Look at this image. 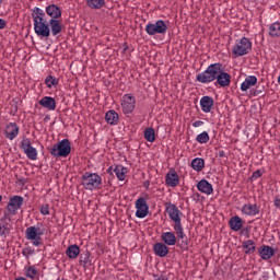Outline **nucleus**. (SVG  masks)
Returning <instances> with one entry per match:
<instances>
[{"instance_id": "f257e3e1", "label": "nucleus", "mask_w": 280, "mask_h": 280, "mask_svg": "<svg viewBox=\"0 0 280 280\" xmlns=\"http://www.w3.org/2000/svg\"><path fill=\"white\" fill-rule=\"evenodd\" d=\"M165 211L168 214L170 220L174 222V231L176 233L177 241L182 242L179 244V247L182 248V250H187L189 248V240L187 238V235L183 230V222L180 220L183 212L178 210V207H176V205L172 202L165 203Z\"/></svg>"}, {"instance_id": "f03ea898", "label": "nucleus", "mask_w": 280, "mask_h": 280, "mask_svg": "<svg viewBox=\"0 0 280 280\" xmlns=\"http://www.w3.org/2000/svg\"><path fill=\"white\" fill-rule=\"evenodd\" d=\"M32 16L35 34H37V36H43L44 38H49L51 31L49 30V23H47V20H45V11L38 7H35Z\"/></svg>"}, {"instance_id": "7ed1b4c3", "label": "nucleus", "mask_w": 280, "mask_h": 280, "mask_svg": "<svg viewBox=\"0 0 280 280\" xmlns=\"http://www.w3.org/2000/svg\"><path fill=\"white\" fill-rule=\"evenodd\" d=\"M81 185L88 191L102 188V177L97 173L85 172L81 177Z\"/></svg>"}, {"instance_id": "20e7f679", "label": "nucleus", "mask_w": 280, "mask_h": 280, "mask_svg": "<svg viewBox=\"0 0 280 280\" xmlns=\"http://www.w3.org/2000/svg\"><path fill=\"white\" fill-rule=\"evenodd\" d=\"M249 51H253V42H250L247 37L237 39L232 47L233 58H242V56L248 55Z\"/></svg>"}, {"instance_id": "39448f33", "label": "nucleus", "mask_w": 280, "mask_h": 280, "mask_svg": "<svg viewBox=\"0 0 280 280\" xmlns=\"http://www.w3.org/2000/svg\"><path fill=\"white\" fill-rule=\"evenodd\" d=\"M49 153L55 159H67L71 154V141L69 139L59 141L49 150Z\"/></svg>"}, {"instance_id": "423d86ee", "label": "nucleus", "mask_w": 280, "mask_h": 280, "mask_svg": "<svg viewBox=\"0 0 280 280\" xmlns=\"http://www.w3.org/2000/svg\"><path fill=\"white\" fill-rule=\"evenodd\" d=\"M43 235L45 232L36 226H28L25 231V237L32 242L33 246H43Z\"/></svg>"}, {"instance_id": "0eeeda50", "label": "nucleus", "mask_w": 280, "mask_h": 280, "mask_svg": "<svg viewBox=\"0 0 280 280\" xmlns=\"http://www.w3.org/2000/svg\"><path fill=\"white\" fill-rule=\"evenodd\" d=\"M145 32L149 36H155V34H167V24H165V21L163 20H158L155 23L147 24Z\"/></svg>"}, {"instance_id": "6e6552de", "label": "nucleus", "mask_w": 280, "mask_h": 280, "mask_svg": "<svg viewBox=\"0 0 280 280\" xmlns=\"http://www.w3.org/2000/svg\"><path fill=\"white\" fill-rule=\"evenodd\" d=\"M23 202H25V199L19 195H15L9 199V203L7 206L5 213H9V217L12 218V215H16V212L19 209L23 207Z\"/></svg>"}, {"instance_id": "1a4fd4ad", "label": "nucleus", "mask_w": 280, "mask_h": 280, "mask_svg": "<svg viewBox=\"0 0 280 280\" xmlns=\"http://www.w3.org/2000/svg\"><path fill=\"white\" fill-rule=\"evenodd\" d=\"M20 148L23 150L24 154H26L30 161H36V159H38V151L36 148L32 147V141L30 138H23Z\"/></svg>"}, {"instance_id": "9d476101", "label": "nucleus", "mask_w": 280, "mask_h": 280, "mask_svg": "<svg viewBox=\"0 0 280 280\" xmlns=\"http://www.w3.org/2000/svg\"><path fill=\"white\" fill-rule=\"evenodd\" d=\"M136 218H147L148 213H150V206H148V199L144 197H140L136 200Z\"/></svg>"}, {"instance_id": "9b49d317", "label": "nucleus", "mask_w": 280, "mask_h": 280, "mask_svg": "<svg viewBox=\"0 0 280 280\" xmlns=\"http://www.w3.org/2000/svg\"><path fill=\"white\" fill-rule=\"evenodd\" d=\"M124 102L121 103L122 112L125 115H130L135 110V104H137V100L132 94H126L124 96Z\"/></svg>"}, {"instance_id": "f8f14e48", "label": "nucleus", "mask_w": 280, "mask_h": 280, "mask_svg": "<svg viewBox=\"0 0 280 280\" xmlns=\"http://www.w3.org/2000/svg\"><path fill=\"white\" fill-rule=\"evenodd\" d=\"M12 222V217H10V213L4 212V217L0 220V235L1 237H8L10 235V223Z\"/></svg>"}, {"instance_id": "ddd939ff", "label": "nucleus", "mask_w": 280, "mask_h": 280, "mask_svg": "<svg viewBox=\"0 0 280 280\" xmlns=\"http://www.w3.org/2000/svg\"><path fill=\"white\" fill-rule=\"evenodd\" d=\"M4 135L10 141H14L19 137V125L16 122H9L5 126Z\"/></svg>"}, {"instance_id": "4468645a", "label": "nucleus", "mask_w": 280, "mask_h": 280, "mask_svg": "<svg viewBox=\"0 0 280 280\" xmlns=\"http://www.w3.org/2000/svg\"><path fill=\"white\" fill-rule=\"evenodd\" d=\"M218 71H203L197 74V82H201V84H207L209 82H213L215 80Z\"/></svg>"}, {"instance_id": "2eb2a0df", "label": "nucleus", "mask_w": 280, "mask_h": 280, "mask_svg": "<svg viewBox=\"0 0 280 280\" xmlns=\"http://www.w3.org/2000/svg\"><path fill=\"white\" fill-rule=\"evenodd\" d=\"M46 14L50 20H57L62 18V10L57 4H49L46 7Z\"/></svg>"}, {"instance_id": "dca6fc26", "label": "nucleus", "mask_w": 280, "mask_h": 280, "mask_svg": "<svg viewBox=\"0 0 280 280\" xmlns=\"http://www.w3.org/2000/svg\"><path fill=\"white\" fill-rule=\"evenodd\" d=\"M165 183L167 187H178V184L180 183L178 173H176L175 170H171L165 176Z\"/></svg>"}, {"instance_id": "f3484780", "label": "nucleus", "mask_w": 280, "mask_h": 280, "mask_svg": "<svg viewBox=\"0 0 280 280\" xmlns=\"http://www.w3.org/2000/svg\"><path fill=\"white\" fill-rule=\"evenodd\" d=\"M79 264L86 270V268H91L93 266V256L89 250H84L80 254Z\"/></svg>"}, {"instance_id": "a211bd4d", "label": "nucleus", "mask_w": 280, "mask_h": 280, "mask_svg": "<svg viewBox=\"0 0 280 280\" xmlns=\"http://www.w3.org/2000/svg\"><path fill=\"white\" fill-rule=\"evenodd\" d=\"M197 189L201 194H206V196H211V194H213V185H211V183H209L207 179H201L198 182Z\"/></svg>"}, {"instance_id": "6ab92c4d", "label": "nucleus", "mask_w": 280, "mask_h": 280, "mask_svg": "<svg viewBox=\"0 0 280 280\" xmlns=\"http://www.w3.org/2000/svg\"><path fill=\"white\" fill-rule=\"evenodd\" d=\"M153 253L156 257H167V255H170V247H167L165 243H155Z\"/></svg>"}, {"instance_id": "aec40b11", "label": "nucleus", "mask_w": 280, "mask_h": 280, "mask_svg": "<svg viewBox=\"0 0 280 280\" xmlns=\"http://www.w3.org/2000/svg\"><path fill=\"white\" fill-rule=\"evenodd\" d=\"M217 83L221 86H230L231 85V74L224 71H218L215 75Z\"/></svg>"}, {"instance_id": "412c9836", "label": "nucleus", "mask_w": 280, "mask_h": 280, "mask_svg": "<svg viewBox=\"0 0 280 280\" xmlns=\"http://www.w3.org/2000/svg\"><path fill=\"white\" fill-rule=\"evenodd\" d=\"M213 104L214 101L211 96H203L200 98V106L202 113H211V110H213Z\"/></svg>"}, {"instance_id": "4be33fe9", "label": "nucleus", "mask_w": 280, "mask_h": 280, "mask_svg": "<svg viewBox=\"0 0 280 280\" xmlns=\"http://www.w3.org/2000/svg\"><path fill=\"white\" fill-rule=\"evenodd\" d=\"M258 255L261 257V259L268 260L271 257H275V248L268 245H262L258 249Z\"/></svg>"}, {"instance_id": "5701e85b", "label": "nucleus", "mask_w": 280, "mask_h": 280, "mask_svg": "<svg viewBox=\"0 0 280 280\" xmlns=\"http://www.w3.org/2000/svg\"><path fill=\"white\" fill-rule=\"evenodd\" d=\"M39 106L47 108V110H56V98L51 96H44L39 101Z\"/></svg>"}, {"instance_id": "b1692460", "label": "nucleus", "mask_w": 280, "mask_h": 280, "mask_svg": "<svg viewBox=\"0 0 280 280\" xmlns=\"http://www.w3.org/2000/svg\"><path fill=\"white\" fill-rule=\"evenodd\" d=\"M105 121L109 124V126H117L119 124V114L115 112V109H110L105 114Z\"/></svg>"}, {"instance_id": "393cba45", "label": "nucleus", "mask_w": 280, "mask_h": 280, "mask_svg": "<svg viewBox=\"0 0 280 280\" xmlns=\"http://www.w3.org/2000/svg\"><path fill=\"white\" fill-rule=\"evenodd\" d=\"M229 226L231 231H241L242 226H244V221L238 215H234L230 219Z\"/></svg>"}, {"instance_id": "a878e982", "label": "nucleus", "mask_w": 280, "mask_h": 280, "mask_svg": "<svg viewBox=\"0 0 280 280\" xmlns=\"http://www.w3.org/2000/svg\"><path fill=\"white\" fill-rule=\"evenodd\" d=\"M162 242H164L166 246H176V234L174 232L162 233Z\"/></svg>"}, {"instance_id": "bb28decb", "label": "nucleus", "mask_w": 280, "mask_h": 280, "mask_svg": "<svg viewBox=\"0 0 280 280\" xmlns=\"http://www.w3.org/2000/svg\"><path fill=\"white\" fill-rule=\"evenodd\" d=\"M257 84V77L255 75H248L245 78V81L241 84V91L246 92L248 89H252V86H256Z\"/></svg>"}, {"instance_id": "cd10ccee", "label": "nucleus", "mask_w": 280, "mask_h": 280, "mask_svg": "<svg viewBox=\"0 0 280 280\" xmlns=\"http://www.w3.org/2000/svg\"><path fill=\"white\" fill-rule=\"evenodd\" d=\"M244 215H257L259 214V207L257 205H244L241 209Z\"/></svg>"}, {"instance_id": "c85d7f7f", "label": "nucleus", "mask_w": 280, "mask_h": 280, "mask_svg": "<svg viewBox=\"0 0 280 280\" xmlns=\"http://www.w3.org/2000/svg\"><path fill=\"white\" fill-rule=\"evenodd\" d=\"M49 26H50L52 36H58V34L62 32V23L58 19L49 20Z\"/></svg>"}, {"instance_id": "c756f323", "label": "nucleus", "mask_w": 280, "mask_h": 280, "mask_svg": "<svg viewBox=\"0 0 280 280\" xmlns=\"http://www.w3.org/2000/svg\"><path fill=\"white\" fill-rule=\"evenodd\" d=\"M66 255L69 259H78V256L80 255V246L75 244L68 246Z\"/></svg>"}, {"instance_id": "7c9ffc66", "label": "nucleus", "mask_w": 280, "mask_h": 280, "mask_svg": "<svg viewBox=\"0 0 280 280\" xmlns=\"http://www.w3.org/2000/svg\"><path fill=\"white\" fill-rule=\"evenodd\" d=\"M114 173L118 180H126V174H128V168L124 167V165H116L114 168Z\"/></svg>"}, {"instance_id": "2f4dec72", "label": "nucleus", "mask_w": 280, "mask_h": 280, "mask_svg": "<svg viewBox=\"0 0 280 280\" xmlns=\"http://www.w3.org/2000/svg\"><path fill=\"white\" fill-rule=\"evenodd\" d=\"M243 248L245 249V255H253V253L257 250V246H255V242L253 240L243 242Z\"/></svg>"}, {"instance_id": "473e14b6", "label": "nucleus", "mask_w": 280, "mask_h": 280, "mask_svg": "<svg viewBox=\"0 0 280 280\" xmlns=\"http://www.w3.org/2000/svg\"><path fill=\"white\" fill-rule=\"evenodd\" d=\"M269 36L278 38L280 36V22H275L269 25Z\"/></svg>"}, {"instance_id": "72a5a7b5", "label": "nucleus", "mask_w": 280, "mask_h": 280, "mask_svg": "<svg viewBox=\"0 0 280 280\" xmlns=\"http://www.w3.org/2000/svg\"><path fill=\"white\" fill-rule=\"evenodd\" d=\"M191 167L195 172H202L205 170V159L196 158L191 161Z\"/></svg>"}, {"instance_id": "f704fd0d", "label": "nucleus", "mask_w": 280, "mask_h": 280, "mask_svg": "<svg viewBox=\"0 0 280 280\" xmlns=\"http://www.w3.org/2000/svg\"><path fill=\"white\" fill-rule=\"evenodd\" d=\"M144 139L149 141V143H154L156 141V132L154 131V128L149 127L144 129Z\"/></svg>"}, {"instance_id": "c9c22d12", "label": "nucleus", "mask_w": 280, "mask_h": 280, "mask_svg": "<svg viewBox=\"0 0 280 280\" xmlns=\"http://www.w3.org/2000/svg\"><path fill=\"white\" fill-rule=\"evenodd\" d=\"M104 3H106L105 0H88V5L92 10H101V8H104Z\"/></svg>"}, {"instance_id": "e433bc0d", "label": "nucleus", "mask_w": 280, "mask_h": 280, "mask_svg": "<svg viewBox=\"0 0 280 280\" xmlns=\"http://www.w3.org/2000/svg\"><path fill=\"white\" fill-rule=\"evenodd\" d=\"M253 97H259V95H266V88L264 85H257L256 89L250 90Z\"/></svg>"}, {"instance_id": "4c0bfd02", "label": "nucleus", "mask_w": 280, "mask_h": 280, "mask_svg": "<svg viewBox=\"0 0 280 280\" xmlns=\"http://www.w3.org/2000/svg\"><path fill=\"white\" fill-rule=\"evenodd\" d=\"M45 84L48 86V89H51V86H58V79H56L54 75H48L45 79Z\"/></svg>"}, {"instance_id": "58836bf2", "label": "nucleus", "mask_w": 280, "mask_h": 280, "mask_svg": "<svg viewBox=\"0 0 280 280\" xmlns=\"http://www.w3.org/2000/svg\"><path fill=\"white\" fill-rule=\"evenodd\" d=\"M209 133L207 131H203L197 136L196 141L198 143H209Z\"/></svg>"}, {"instance_id": "ea45409f", "label": "nucleus", "mask_w": 280, "mask_h": 280, "mask_svg": "<svg viewBox=\"0 0 280 280\" xmlns=\"http://www.w3.org/2000/svg\"><path fill=\"white\" fill-rule=\"evenodd\" d=\"M36 275H38V270L35 266H31L26 269V277L28 279H36Z\"/></svg>"}, {"instance_id": "a19ab883", "label": "nucleus", "mask_w": 280, "mask_h": 280, "mask_svg": "<svg viewBox=\"0 0 280 280\" xmlns=\"http://www.w3.org/2000/svg\"><path fill=\"white\" fill-rule=\"evenodd\" d=\"M36 250H34V248L32 247H25L22 249V255L26 258L30 259V257H32V255H35Z\"/></svg>"}, {"instance_id": "79ce46f5", "label": "nucleus", "mask_w": 280, "mask_h": 280, "mask_svg": "<svg viewBox=\"0 0 280 280\" xmlns=\"http://www.w3.org/2000/svg\"><path fill=\"white\" fill-rule=\"evenodd\" d=\"M206 71H222V63H212L206 69Z\"/></svg>"}, {"instance_id": "37998d69", "label": "nucleus", "mask_w": 280, "mask_h": 280, "mask_svg": "<svg viewBox=\"0 0 280 280\" xmlns=\"http://www.w3.org/2000/svg\"><path fill=\"white\" fill-rule=\"evenodd\" d=\"M42 215H49V205L45 203L40 207Z\"/></svg>"}, {"instance_id": "c03bdc74", "label": "nucleus", "mask_w": 280, "mask_h": 280, "mask_svg": "<svg viewBox=\"0 0 280 280\" xmlns=\"http://www.w3.org/2000/svg\"><path fill=\"white\" fill-rule=\"evenodd\" d=\"M261 176H262L261 171L257 170V171H255V172L253 173L252 178L257 179V178H261Z\"/></svg>"}, {"instance_id": "a18cd8bd", "label": "nucleus", "mask_w": 280, "mask_h": 280, "mask_svg": "<svg viewBox=\"0 0 280 280\" xmlns=\"http://www.w3.org/2000/svg\"><path fill=\"white\" fill-rule=\"evenodd\" d=\"M205 125V121L202 120H196L192 126L194 128H200V126H203Z\"/></svg>"}, {"instance_id": "49530a36", "label": "nucleus", "mask_w": 280, "mask_h": 280, "mask_svg": "<svg viewBox=\"0 0 280 280\" xmlns=\"http://www.w3.org/2000/svg\"><path fill=\"white\" fill-rule=\"evenodd\" d=\"M217 156H219V159H226V152H224V150H219Z\"/></svg>"}, {"instance_id": "de8ad7c7", "label": "nucleus", "mask_w": 280, "mask_h": 280, "mask_svg": "<svg viewBox=\"0 0 280 280\" xmlns=\"http://www.w3.org/2000/svg\"><path fill=\"white\" fill-rule=\"evenodd\" d=\"M5 25H8V22H5L3 19H0V30H5Z\"/></svg>"}, {"instance_id": "09e8293b", "label": "nucleus", "mask_w": 280, "mask_h": 280, "mask_svg": "<svg viewBox=\"0 0 280 280\" xmlns=\"http://www.w3.org/2000/svg\"><path fill=\"white\" fill-rule=\"evenodd\" d=\"M126 51H128V44H122V50L121 54H126Z\"/></svg>"}, {"instance_id": "8fccbe9b", "label": "nucleus", "mask_w": 280, "mask_h": 280, "mask_svg": "<svg viewBox=\"0 0 280 280\" xmlns=\"http://www.w3.org/2000/svg\"><path fill=\"white\" fill-rule=\"evenodd\" d=\"M275 207L280 208V198L275 199Z\"/></svg>"}, {"instance_id": "3c124183", "label": "nucleus", "mask_w": 280, "mask_h": 280, "mask_svg": "<svg viewBox=\"0 0 280 280\" xmlns=\"http://www.w3.org/2000/svg\"><path fill=\"white\" fill-rule=\"evenodd\" d=\"M115 168H113V166H109L107 168V174H109L110 176H113V172H114Z\"/></svg>"}, {"instance_id": "603ef678", "label": "nucleus", "mask_w": 280, "mask_h": 280, "mask_svg": "<svg viewBox=\"0 0 280 280\" xmlns=\"http://www.w3.org/2000/svg\"><path fill=\"white\" fill-rule=\"evenodd\" d=\"M156 280H168L167 277L165 276H161L160 278H158Z\"/></svg>"}, {"instance_id": "864d4df0", "label": "nucleus", "mask_w": 280, "mask_h": 280, "mask_svg": "<svg viewBox=\"0 0 280 280\" xmlns=\"http://www.w3.org/2000/svg\"><path fill=\"white\" fill-rule=\"evenodd\" d=\"M15 280H27V279H25L24 277H19V278L15 279Z\"/></svg>"}, {"instance_id": "5fc2aeb1", "label": "nucleus", "mask_w": 280, "mask_h": 280, "mask_svg": "<svg viewBox=\"0 0 280 280\" xmlns=\"http://www.w3.org/2000/svg\"><path fill=\"white\" fill-rule=\"evenodd\" d=\"M1 200H3V196L0 195V202H1Z\"/></svg>"}]
</instances>
